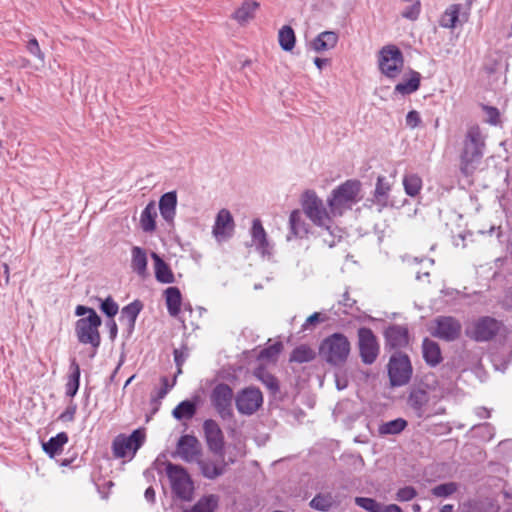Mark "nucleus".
Segmentation results:
<instances>
[{
  "mask_svg": "<svg viewBox=\"0 0 512 512\" xmlns=\"http://www.w3.org/2000/svg\"><path fill=\"white\" fill-rule=\"evenodd\" d=\"M203 430L209 449L216 454H221L224 447V440L222 430L217 422L212 419L205 420Z\"/></svg>",
  "mask_w": 512,
  "mask_h": 512,
  "instance_id": "nucleus-18",
  "label": "nucleus"
},
{
  "mask_svg": "<svg viewBox=\"0 0 512 512\" xmlns=\"http://www.w3.org/2000/svg\"><path fill=\"white\" fill-rule=\"evenodd\" d=\"M314 358L315 352L307 345H300L296 347L290 355V361L297 363L310 362Z\"/></svg>",
  "mask_w": 512,
  "mask_h": 512,
  "instance_id": "nucleus-43",
  "label": "nucleus"
},
{
  "mask_svg": "<svg viewBox=\"0 0 512 512\" xmlns=\"http://www.w3.org/2000/svg\"><path fill=\"white\" fill-rule=\"evenodd\" d=\"M360 191L361 182L356 179L346 180L333 189L327 199L330 213L333 216H342L345 211L350 210L360 200Z\"/></svg>",
  "mask_w": 512,
  "mask_h": 512,
  "instance_id": "nucleus-2",
  "label": "nucleus"
},
{
  "mask_svg": "<svg viewBox=\"0 0 512 512\" xmlns=\"http://www.w3.org/2000/svg\"><path fill=\"white\" fill-rule=\"evenodd\" d=\"M157 209L153 201L149 202L140 216V227L146 233H152L156 229Z\"/></svg>",
  "mask_w": 512,
  "mask_h": 512,
  "instance_id": "nucleus-30",
  "label": "nucleus"
},
{
  "mask_svg": "<svg viewBox=\"0 0 512 512\" xmlns=\"http://www.w3.org/2000/svg\"><path fill=\"white\" fill-rule=\"evenodd\" d=\"M390 191L391 184L388 179L385 176H378L373 193L374 202L381 207H386L388 204Z\"/></svg>",
  "mask_w": 512,
  "mask_h": 512,
  "instance_id": "nucleus-32",
  "label": "nucleus"
},
{
  "mask_svg": "<svg viewBox=\"0 0 512 512\" xmlns=\"http://www.w3.org/2000/svg\"><path fill=\"white\" fill-rule=\"evenodd\" d=\"M355 303L356 301L350 298L348 292H345L342 296V300L339 302V305H342L344 307V309L341 312L344 314H348V310L351 309Z\"/></svg>",
  "mask_w": 512,
  "mask_h": 512,
  "instance_id": "nucleus-57",
  "label": "nucleus"
},
{
  "mask_svg": "<svg viewBox=\"0 0 512 512\" xmlns=\"http://www.w3.org/2000/svg\"><path fill=\"white\" fill-rule=\"evenodd\" d=\"M302 208L313 224L332 233V218L334 216L330 213V209L327 210L323 200L317 196L315 191L307 190L303 193Z\"/></svg>",
  "mask_w": 512,
  "mask_h": 512,
  "instance_id": "nucleus-4",
  "label": "nucleus"
},
{
  "mask_svg": "<svg viewBox=\"0 0 512 512\" xmlns=\"http://www.w3.org/2000/svg\"><path fill=\"white\" fill-rule=\"evenodd\" d=\"M422 349L423 357L427 364L430 366H436L441 362V351L439 345L436 342L425 339L422 344Z\"/></svg>",
  "mask_w": 512,
  "mask_h": 512,
  "instance_id": "nucleus-35",
  "label": "nucleus"
},
{
  "mask_svg": "<svg viewBox=\"0 0 512 512\" xmlns=\"http://www.w3.org/2000/svg\"><path fill=\"white\" fill-rule=\"evenodd\" d=\"M434 335L446 341H453L460 336L461 323L451 316H440L435 319Z\"/></svg>",
  "mask_w": 512,
  "mask_h": 512,
  "instance_id": "nucleus-15",
  "label": "nucleus"
},
{
  "mask_svg": "<svg viewBox=\"0 0 512 512\" xmlns=\"http://www.w3.org/2000/svg\"><path fill=\"white\" fill-rule=\"evenodd\" d=\"M417 496V490L412 486H405L400 488L395 496L399 502H407L413 500Z\"/></svg>",
  "mask_w": 512,
  "mask_h": 512,
  "instance_id": "nucleus-50",
  "label": "nucleus"
},
{
  "mask_svg": "<svg viewBox=\"0 0 512 512\" xmlns=\"http://www.w3.org/2000/svg\"><path fill=\"white\" fill-rule=\"evenodd\" d=\"M388 374L392 386L407 384L412 375L410 360L405 354H394L388 364Z\"/></svg>",
  "mask_w": 512,
  "mask_h": 512,
  "instance_id": "nucleus-10",
  "label": "nucleus"
},
{
  "mask_svg": "<svg viewBox=\"0 0 512 512\" xmlns=\"http://www.w3.org/2000/svg\"><path fill=\"white\" fill-rule=\"evenodd\" d=\"M335 378H336L335 381H336V386H337L338 390H343L347 387L348 380L346 379V377L336 374Z\"/></svg>",
  "mask_w": 512,
  "mask_h": 512,
  "instance_id": "nucleus-60",
  "label": "nucleus"
},
{
  "mask_svg": "<svg viewBox=\"0 0 512 512\" xmlns=\"http://www.w3.org/2000/svg\"><path fill=\"white\" fill-rule=\"evenodd\" d=\"M458 485L454 482L439 484L431 489L432 495L435 497L446 498L455 493Z\"/></svg>",
  "mask_w": 512,
  "mask_h": 512,
  "instance_id": "nucleus-45",
  "label": "nucleus"
},
{
  "mask_svg": "<svg viewBox=\"0 0 512 512\" xmlns=\"http://www.w3.org/2000/svg\"><path fill=\"white\" fill-rule=\"evenodd\" d=\"M278 42L284 51H292L295 47L296 36L291 26L285 25L278 32Z\"/></svg>",
  "mask_w": 512,
  "mask_h": 512,
  "instance_id": "nucleus-39",
  "label": "nucleus"
},
{
  "mask_svg": "<svg viewBox=\"0 0 512 512\" xmlns=\"http://www.w3.org/2000/svg\"><path fill=\"white\" fill-rule=\"evenodd\" d=\"M355 504L368 512H382V505L372 498L356 497Z\"/></svg>",
  "mask_w": 512,
  "mask_h": 512,
  "instance_id": "nucleus-46",
  "label": "nucleus"
},
{
  "mask_svg": "<svg viewBox=\"0 0 512 512\" xmlns=\"http://www.w3.org/2000/svg\"><path fill=\"white\" fill-rule=\"evenodd\" d=\"M339 503L340 502L331 492H322L316 494L310 501L309 505L311 508L317 511L328 512L333 507L338 506Z\"/></svg>",
  "mask_w": 512,
  "mask_h": 512,
  "instance_id": "nucleus-27",
  "label": "nucleus"
},
{
  "mask_svg": "<svg viewBox=\"0 0 512 512\" xmlns=\"http://www.w3.org/2000/svg\"><path fill=\"white\" fill-rule=\"evenodd\" d=\"M177 195L175 191L163 194L159 200L161 216L168 223H172L176 214Z\"/></svg>",
  "mask_w": 512,
  "mask_h": 512,
  "instance_id": "nucleus-23",
  "label": "nucleus"
},
{
  "mask_svg": "<svg viewBox=\"0 0 512 512\" xmlns=\"http://www.w3.org/2000/svg\"><path fill=\"white\" fill-rule=\"evenodd\" d=\"M176 383V377L173 379L172 383H169V379L164 376L161 378V388L157 391V394L155 397L152 398V402L159 405L161 400L165 398V396L168 394L170 389L175 385Z\"/></svg>",
  "mask_w": 512,
  "mask_h": 512,
  "instance_id": "nucleus-49",
  "label": "nucleus"
},
{
  "mask_svg": "<svg viewBox=\"0 0 512 512\" xmlns=\"http://www.w3.org/2000/svg\"><path fill=\"white\" fill-rule=\"evenodd\" d=\"M108 328H109V335H110V338L111 340H114L117 336V333H118V328H117V324L114 320H111L110 322H108Z\"/></svg>",
  "mask_w": 512,
  "mask_h": 512,
  "instance_id": "nucleus-61",
  "label": "nucleus"
},
{
  "mask_svg": "<svg viewBox=\"0 0 512 512\" xmlns=\"http://www.w3.org/2000/svg\"><path fill=\"white\" fill-rule=\"evenodd\" d=\"M404 57L401 50L394 44L385 45L378 53V66L382 74L388 78H396L402 71Z\"/></svg>",
  "mask_w": 512,
  "mask_h": 512,
  "instance_id": "nucleus-7",
  "label": "nucleus"
},
{
  "mask_svg": "<svg viewBox=\"0 0 512 512\" xmlns=\"http://www.w3.org/2000/svg\"><path fill=\"white\" fill-rule=\"evenodd\" d=\"M262 403V392L256 387L242 389L235 398L236 408L243 415H252L261 407Z\"/></svg>",
  "mask_w": 512,
  "mask_h": 512,
  "instance_id": "nucleus-14",
  "label": "nucleus"
},
{
  "mask_svg": "<svg viewBox=\"0 0 512 512\" xmlns=\"http://www.w3.org/2000/svg\"><path fill=\"white\" fill-rule=\"evenodd\" d=\"M403 186L407 195L415 197L422 189V179L417 174H406L403 178Z\"/></svg>",
  "mask_w": 512,
  "mask_h": 512,
  "instance_id": "nucleus-42",
  "label": "nucleus"
},
{
  "mask_svg": "<svg viewBox=\"0 0 512 512\" xmlns=\"http://www.w3.org/2000/svg\"><path fill=\"white\" fill-rule=\"evenodd\" d=\"M218 496L214 494L206 495L200 498L196 504L184 512H214L218 506Z\"/></svg>",
  "mask_w": 512,
  "mask_h": 512,
  "instance_id": "nucleus-38",
  "label": "nucleus"
},
{
  "mask_svg": "<svg viewBox=\"0 0 512 512\" xmlns=\"http://www.w3.org/2000/svg\"><path fill=\"white\" fill-rule=\"evenodd\" d=\"M259 8V3L254 0H245L239 8L235 10L232 18L240 25H246L254 17Z\"/></svg>",
  "mask_w": 512,
  "mask_h": 512,
  "instance_id": "nucleus-24",
  "label": "nucleus"
},
{
  "mask_svg": "<svg viewBox=\"0 0 512 512\" xmlns=\"http://www.w3.org/2000/svg\"><path fill=\"white\" fill-rule=\"evenodd\" d=\"M283 345L281 342H276L266 348H264L260 354L259 358L262 360L274 361L280 354Z\"/></svg>",
  "mask_w": 512,
  "mask_h": 512,
  "instance_id": "nucleus-47",
  "label": "nucleus"
},
{
  "mask_svg": "<svg viewBox=\"0 0 512 512\" xmlns=\"http://www.w3.org/2000/svg\"><path fill=\"white\" fill-rule=\"evenodd\" d=\"M166 474L173 493L181 500L190 501L193 494V483L187 471L179 465L168 462Z\"/></svg>",
  "mask_w": 512,
  "mask_h": 512,
  "instance_id": "nucleus-6",
  "label": "nucleus"
},
{
  "mask_svg": "<svg viewBox=\"0 0 512 512\" xmlns=\"http://www.w3.org/2000/svg\"><path fill=\"white\" fill-rule=\"evenodd\" d=\"M483 110L487 116V122L491 125H497L499 123L500 113L495 107L483 105Z\"/></svg>",
  "mask_w": 512,
  "mask_h": 512,
  "instance_id": "nucleus-54",
  "label": "nucleus"
},
{
  "mask_svg": "<svg viewBox=\"0 0 512 512\" xmlns=\"http://www.w3.org/2000/svg\"><path fill=\"white\" fill-rule=\"evenodd\" d=\"M382 512H403V510L397 504H389L382 506Z\"/></svg>",
  "mask_w": 512,
  "mask_h": 512,
  "instance_id": "nucleus-62",
  "label": "nucleus"
},
{
  "mask_svg": "<svg viewBox=\"0 0 512 512\" xmlns=\"http://www.w3.org/2000/svg\"><path fill=\"white\" fill-rule=\"evenodd\" d=\"M196 404L192 401L185 400L180 402L172 411V415L177 420L191 419L196 414Z\"/></svg>",
  "mask_w": 512,
  "mask_h": 512,
  "instance_id": "nucleus-40",
  "label": "nucleus"
},
{
  "mask_svg": "<svg viewBox=\"0 0 512 512\" xmlns=\"http://www.w3.org/2000/svg\"><path fill=\"white\" fill-rule=\"evenodd\" d=\"M351 344L342 333H333L326 337L319 348L323 360L333 366L343 365L350 354Z\"/></svg>",
  "mask_w": 512,
  "mask_h": 512,
  "instance_id": "nucleus-3",
  "label": "nucleus"
},
{
  "mask_svg": "<svg viewBox=\"0 0 512 512\" xmlns=\"http://www.w3.org/2000/svg\"><path fill=\"white\" fill-rule=\"evenodd\" d=\"M92 316H86L78 319L75 322V335L79 343L84 345H91L93 348L90 357L93 358L96 354L98 347L101 344V336L99 327L102 320L96 312Z\"/></svg>",
  "mask_w": 512,
  "mask_h": 512,
  "instance_id": "nucleus-5",
  "label": "nucleus"
},
{
  "mask_svg": "<svg viewBox=\"0 0 512 512\" xmlns=\"http://www.w3.org/2000/svg\"><path fill=\"white\" fill-rule=\"evenodd\" d=\"M407 426V421L403 418H397L385 422L379 426V434L381 435H396L401 433Z\"/></svg>",
  "mask_w": 512,
  "mask_h": 512,
  "instance_id": "nucleus-41",
  "label": "nucleus"
},
{
  "mask_svg": "<svg viewBox=\"0 0 512 512\" xmlns=\"http://www.w3.org/2000/svg\"><path fill=\"white\" fill-rule=\"evenodd\" d=\"M460 10L461 5L460 4H452L450 5L442 14L439 24L443 28H455L457 22L459 21L460 17Z\"/></svg>",
  "mask_w": 512,
  "mask_h": 512,
  "instance_id": "nucleus-37",
  "label": "nucleus"
},
{
  "mask_svg": "<svg viewBox=\"0 0 512 512\" xmlns=\"http://www.w3.org/2000/svg\"><path fill=\"white\" fill-rule=\"evenodd\" d=\"M142 309L143 304L139 300H135L122 308L120 321L125 325L127 336L133 333L137 317Z\"/></svg>",
  "mask_w": 512,
  "mask_h": 512,
  "instance_id": "nucleus-20",
  "label": "nucleus"
},
{
  "mask_svg": "<svg viewBox=\"0 0 512 512\" xmlns=\"http://www.w3.org/2000/svg\"><path fill=\"white\" fill-rule=\"evenodd\" d=\"M421 74L411 70L410 77L395 86V91L402 95H409L416 92L420 87Z\"/></svg>",
  "mask_w": 512,
  "mask_h": 512,
  "instance_id": "nucleus-36",
  "label": "nucleus"
},
{
  "mask_svg": "<svg viewBox=\"0 0 512 512\" xmlns=\"http://www.w3.org/2000/svg\"><path fill=\"white\" fill-rule=\"evenodd\" d=\"M421 123V117H420V114L418 111L416 110H412V111H409L408 114L406 115V125L411 128V129H414L416 127H418Z\"/></svg>",
  "mask_w": 512,
  "mask_h": 512,
  "instance_id": "nucleus-56",
  "label": "nucleus"
},
{
  "mask_svg": "<svg viewBox=\"0 0 512 512\" xmlns=\"http://www.w3.org/2000/svg\"><path fill=\"white\" fill-rule=\"evenodd\" d=\"M80 366L75 359L70 361L69 375L65 384V394L69 397H74L80 386Z\"/></svg>",
  "mask_w": 512,
  "mask_h": 512,
  "instance_id": "nucleus-28",
  "label": "nucleus"
},
{
  "mask_svg": "<svg viewBox=\"0 0 512 512\" xmlns=\"http://www.w3.org/2000/svg\"><path fill=\"white\" fill-rule=\"evenodd\" d=\"M26 49L27 51L35 56L36 58H38L39 60H41L42 62L44 61L45 59V55L44 53L42 52L40 46H39V43L37 41V39L35 37H32L29 39L27 45H26Z\"/></svg>",
  "mask_w": 512,
  "mask_h": 512,
  "instance_id": "nucleus-53",
  "label": "nucleus"
},
{
  "mask_svg": "<svg viewBox=\"0 0 512 512\" xmlns=\"http://www.w3.org/2000/svg\"><path fill=\"white\" fill-rule=\"evenodd\" d=\"M93 312H96L93 308L86 307L83 305H78L75 309L76 316H84V315L92 316Z\"/></svg>",
  "mask_w": 512,
  "mask_h": 512,
  "instance_id": "nucleus-58",
  "label": "nucleus"
},
{
  "mask_svg": "<svg viewBox=\"0 0 512 512\" xmlns=\"http://www.w3.org/2000/svg\"><path fill=\"white\" fill-rule=\"evenodd\" d=\"M233 390L225 383L217 384L211 394L210 401L222 419L232 417Z\"/></svg>",
  "mask_w": 512,
  "mask_h": 512,
  "instance_id": "nucleus-13",
  "label": "nucleus"
},
{
  "mask_svg": "<svg viewBox=\"0 0 512 512\" xmlns=\"http://www.w3.org/2000/svg\"><path fill=\"white\" fill-rule=\"evenodd\" d=\"M144 429H136L129 436L120 434L112 443L113 454L116 458H130L132 459L137 450L145 442Z\"/></svg>",
  "mask_w": 512,
  "mask_h": 512,
  "instance_id": "nucleus-8",
  "label": "nucleus"
},
{
  "mask_svg": "<svg viewBox=\"0 0 512 512\" xmlns=\"http://www.w3.org/2000/svg\"><path fill=\"white\" fill-rule=\"evenodd\" d=\"M177 454L186 462L197 461L201 454L200 442L192 435L180 437L177 443Z\"/></svg>",
  "mask_w": 512,
  "mask_h": 512,
  "instance_id": "nucleus-17",
  "label": "nucleus"
},
{
  "mask_svg": "<svg viewBox=\"0 0 512 512\" xmlns=\"http://www.w3.org/2000/svg\"><path fill=\"white\" fill-rule=\"evenodd\" d=\"M387 344L392 348H401L408 344V330L399 325L389 327L385 332Z\"/></svg>",
  "mask_w": 512,
  "mask_h": 512,
  "instance_id": "nucleus-25",
  "label": "nucleus"
},
{
  "mask_svg": "<svg viewBox=\"0 0 512 512\" xmlns=\"http://www.w3.org/2000/svg\"><path fill=\"white\" fill-rule=\"evenodd\" d=\"M421 12L420 0L413 1V3L407 5L402 11L401 16L407 20L415 21L418 19Z\"/></svg>",
  "mask_w": 512,
  "mask_h": 512,
  "instance_id": "nucleus-48",
  "label": "nucleus"
},
{
  "mask_svg": "<svg viewBox=\"0 0 512 512\" xmlns=\"http://www.w3.org/2000/svg\"><path fill=\"white\" fill-rule=\"evenodd\" d=\"M476 415L479 417V418H489L490 417V410H488L487 408L485 407H478L476 410Z\"/></svg>",
  "mask_w": 512,
  "mask_h": 512,
  "instance_id": "nucleus-63",
  "label": "nucleus"
},
{
  "mask_svg": "<svg viewBox=\"0 0 512 512\" xmlns=\"http://www.w3.org/2000/svg\"><path fill=\"white\" fill-rule=\"evenodd\" d=\"M67 442V433L60 432L56 436L51 437L47 442L43 443V450L46 454L53 458L63 451V447Z\"/></svg>",
  "mask_w": 512,
  "mask_h": 512,
  "instance_id": "nucleus-34",
  "label": "nucleus"
},
{
  "mask_svg": "<svg viewBox=\"0 0 512 512\" xmlns=\"http://www.w3.org/2000/svg\"><path fill=\"white\" fill-rule=\"evenodd\" d=\"M235 223L231 212L227 209H221L215 219L212 233L217 241L221 242L232 237Z\"/></svg>",
  "mask_w": 512,
  "mask_h": 512,
  "instance_id": "nucleus-16",
  "label": "nucleus"
},
{
  "mask_svg": "<svg viewBox=\"0 0 512 512\" xmlns=\"http://www.w3.org/2000/svg\"><path fill=\"white\" fill-rule=\"evenodd\" d=\"M430 395L422 389L414 390L408 397V405L418 418H430L445 413L442 407L434 408L430 405Z\"/></svg>",
  "mask_w": 512,
  "mask_h": 512,
  "instance_id": "nucleus-12",
  "label": "nucleus"
},
{
  "mask_svg": "<svg viewBox=\"0 0 512 512\" xmlns=\"http://www.w3.org/2000/svg\"><path fill=\"white\" fill-rule=\"evenodd\" d=\"M145 499L150 502V503H154L155 501V490L152 488V487H148L145 491Z\"/></svg>",
  "mask_w": 512,
  "mask_h": 512,
  "instance_id": "nucleus-64",
  "label": "nucleus"
},
{
  "mask_svg": "<svg viewBox=\"0 0 512 512\" xmlns=\"http://www.w3.org/2000/svg\"><path fill=\"white\" fill-rule=\"evenodd\" d=\"M154 261L155 277L157 281L165 284L175 281L174 274L168 264L155 252L151 253Z\"/></svg>",
  "mask_w": 512,
  "mask_h": 512,
  "instance_id": "nucleus-26",
  "label": "nucleus"
},
{
  "mask_svg": "<svg viewBox=\"0 0 512 512\" xmlns=\"http://www.w3.org/2000/svg\"><path fill=\"white\" fill-rule=\"evenodd\" d=\"M319 321V313L315 312L306 319L305 323L303 324V329H307L309 326L315 325Z\"/></svg>",
  "mask_w": 512,
  "mask_h": 512,
  "instance_id": "nucleus-59",
  "label": "nucleus"
},
{
  "mask_svg": "<svg viewBox=\"0 0 512 512\" xmlns=\"http://www.w3.org/2000/svg\"><path fill=\"white\" fill-rule=\"evenodd\" d=\"M168 313L177 317L181 310L182 295L178 287L171 286L164 291Z\"/></svg>",
  "mask_w": 512,
  "mask_h": 512,
  "instance_id": "nucleus-29",
  "label": "nucleus"
},
{
  "mask_svg": "<svg viewBox=\"0 0 512 512\" xmlns=\"http://www.w3.org/2000/svg\"><path fill=\"white\" fill-rule=\"evenodd\" d=\"M174 361L177 366V374L182 373V365L186 361L189 356V351L186 347H182L181 349H174Z\"/></svg>",
  "mask_w": 512,
  "mask_h": 512,
  "instance_id": "nucleus-52",
  "label": "nucleus"
},
{
  "mask_svg": "<svg viewBox=\"0 0 512 512\" xmlns=\"http://www.w3.org/2000/svg\"><path fill=\"white\" fill-rule=\"evenodd\" d=\"M338 34L334 31L321 32L310 42V48L317 53L333 49L338 42Z\"/></svg>",
  "mask_w": 512,
  "mask_h": 512,
  "instance_id": "nucleus-22",
  "label": "nucleus"
},
{
  "mask_svg": "<svg viewBox=\"0 0 512 512\" xmlns=\"http://www.w3.org/2000/svg\"><path fill=\"white\" fill-rule=\"evenodd\" d=\"M77 406L73 402H71L65 411H63L60 416L59 420L63 422H71L74 420L75 414H76Z\"/></svg>",
  "mask_w": 512,
  "mask_h": 512,
  "instance_id": "nucleus-55",
  "label": "nucleus"
},
{
  "mask_svg": "<svg viewBox=\"0 0 512 512\" xmlns=\"http://www.w3.org/2000/svg\"><path fill=\"white\" fill-rule=\"evenodd\" d=\"M358 349L364 364H373L379 355V344L373 331L367 327L358 329Z\"/></svg>",
  "mask_w": 512,
  "mask_h": 512,
  "instance_id": "nucleus-11",
  "label": "nucleus"
},
{
  "mask_svg": "<svg viewBox=\"0 0 512 512\" xmlns=\"http://www.w3.org/2000/svg\"><path fill=\"white\" fill-rule=\"evenodd\" d=\"M199 465L202 475L208 479H215L224 474L226 469V464L222 460L219 463H216L212 460H200L196 461Z\"/></svg>",
  "mask_w": 512,
  "mask_h": 512,
  "instance_id": "nucleus-33",
  "label": "nucleus"
},
{
  "mask_svg": "<svg viewBox=\"0 0 512 512\" xmlns=\"http://www.w3.org/2000/svg\"><path fill=\"white\" fill-rule=\"evenodd\" d=\"M101 311L106 314L108 317H114L119 310L118 304L112 299V297H107L102 301L100 305Z\"/></svg>",
  "mask_w": 512,
  "mask_h": 512,
  "instance_id": "nucleus-51",
  "label": "nucleus"
},
{
  "mask_svg": "<svg viewBox=\"0 0 512 512\" xmlns=\"http://www.w3.org/2000/svg\"><path fill=\"white\" fill-rule=\"evenodd\" d=\"M255 376L272 392L276 393L279 390V385L276 377L267 372L263 368L255 371Z\"/></svg>",
  "mask_w": 512,
  "mask_h": 512,
  "instance_id": "nucleus-44",
  "label": "nucleus"
},
{
  "mask_svg": "<svg viewBox=\"0 0 512 512\" xmlns=\"http://www.w3.org/2000/svg\"><path fill=\"white\" fill-rule=\"evenodd\" d=\"M289 229L287 241H291L293 238H303L308 234V225L299 210L291 212L289 216Z\"/></svg>",
  "mask_w": 512,
  "mask_h": 512,
  "instance_id": "nucleus-21",
  "label": "nucleus"
},
{
  "mask_svg": "<svg viewBox=\"0 0 512 512\" xmlns=\"http://www.w3.org/2000/svg\"><path fill=\"white\" fill-rule=\"evenodd\" d=\"M486 135L477 124L468 125L461 143L460 171L470 176L484 155Z\"/></svg>",
  "mask_w": 512,
  "mask_h": 512,
  "instance_id": "nucleus-1",
  "label": "nucleus"
},
{
  "mask_svg": "<svg viewBox=\"0 0 512 512\" xmlns=\"http://www.w3.org/2000/svg\"><path fill=\"white\" fill-rule=\"evenodd\" d=\"M147 253L139 247L133 246L131 249V268L139 276L144 277L147 274Z\"/></svg>",
  "mask_w": 512,
  "mask_h": 512,
  "instance_id": "nucleus-31",
  "label": "nucleus"
},
{
  "mask_svg": "<svg viewBox=\"0 0 512 512\" xmlns=\"http://www.w3.org/2000/svg\"><path fill=\"white\" fill-rule=\"evenodd\" d=\"M252 245L262 255L270 254L271 245L267 238V233L260 219H254L250 230Z\"/></svg>",
  "mask_w": 512,
  "mask_h": 512,
  "instance_id": "nucleus-19",
  "label": "nucleus"
},
{
  "mask_svg": "<svg viewBox=\"0 0 512 512\" xmlns=\"http://www.w3.org/2000/svg\"><path fill=\"white\" fill-rule=\"evenodd\" d=\"M501 326L502 323L495 318L481 317L466 329V335L477 342L489 341L498 334Z\"/></svg>",
  "mask_w": 512,
  "mask_h": 512,
  "instance_id": "nucleus-9",
  "label": "nucleus"
}]
</instances>
